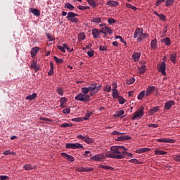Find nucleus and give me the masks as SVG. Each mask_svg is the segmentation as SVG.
Returning <instances> with one entry per match:
<instances>
[{
  "label": "nucleus",
  "instance_id": "obj_1",
  "mask_svg": "<svg viewBox=\"0 0 180 180\" xmlns=\"http://www.w3.org/2000/svg\"><path fill=\"white\" fill-rule=\"evenodd\" d=\"M127 151V148L124 146H112L110 153H106L107 158H114L115 160H122L124 158V153Z\"/></svg>",
  "mask_w": 180,
  "mask_h": 180
},
{
  "label": "nucleus",
  "instance_id": "obj_2",
  "mask_svg": "<svg viewBox=\"0 0 180 180\" xmlns=\"http://www.w3.org/2000/svg\"><path fill=\"white\" fill-rule=\"evenodd\" d=\"M101 88H102V85L98 86V84L93 83L92 84H90L87 89H89V92H90V96H95L99 91H101Z\"/></svg>",
  "mask_w": 180,
  "mask_h": 180
},
{
  "label": "nucleus",
  "instance_id": "obj_3",
  "mask_svg": "<svg viewBox=\"0 0 180 180\" xmlns=\"http://www.w3.org/2000/svg\"><path fill=\"white\" fill-rule=\"evenodd\" d=\"M75 99L79 102H89V101H91V96L89 95H85L82 93H79L75 97Z\"/></svg>",
  "mask_w": 180,
  "mask_h": 180
},
{
  "label": "nucleus",
  "instance_id": "obj_4",
  "mask_svg": "<svg viewBox=\"0 0 180 180\" xmlns=\"http://www.w3.org/2000/svg\"><path fill=\"white\" fill-rule=\"evenodd\" d=\"M144 116V107L141 106L137 111L134 113V116L132 117V120H136L137 118L141 119Z\"/></svg>",
  "mask_w": 180,
  "mask_h": 180
},
{
  "label": "nucleus",
  "instance_id": "obj_5",
  "mask_svg": "<svg viewBox=\"0 0 180 180\" xmlns=\"http://www.w3.org/2000/svg\"><path fill=\"white\" fill-rule=\"evenodd\" d=\"M65 148L70 150H77V148H84V146L82 144L76 143H66Z\"/></svg>",
  "mask_w": 180,
  "mask_h": 180
},
{
  "label": "nucleus",
  "instance_id": "obj_6",
  "mask_svg": "<svg viewBox=\"0 0 180 180\" xmlns=\"http://www.w3.org/2000/svg\"><path fill=\"white\" fill-rule=\"evenodd\" d=\"M105 158H108L106 157V154L103 153L100 155H96L91 158V161H102V160H105Z\"/></svg>",
  "mask_w": 180,
  "mask_h": 180
},
{
  "label": "nucleus",
  "instance_id": "obj_7",
  "mask_svg": "<svg viewBox=\"0 0 180 180\" xmlns=\"http://www.w3.org/2000/svg\"><path fill=\"white\" fill-rule=\"evenodd\" d=\"M165 67H166V63L165 62H162L161 65H160L159 67H158V70L159 72H161L164 77L167 75V72H165Z\"/></svg>",
  "mask_w": 180,
  "mask_h": 180
},
{
  "label": "nucleus",
  "instance_id": "obj_8",
  "mask_svg": "<svg viewBox=\"0 0 180 180\" xmlns=\"http://www.w3.org/2000/svg\"><path fill=\"white\" fill-rule=\"evenodd\" d=\"M61 155L62 157H63V158H65V160H67V161H69V162H74V161L75 160V158H74V156H71V155H68L65 153H62Z\"/></svg>",
  "mask_w": 180,
  "mask_h": 180
},
{
  "label": "nucleus",
  "instance_id": "obj_9",
  "mask_svg": "<svg viewBox=\"0 0 180 180\" xmlns=\"http://www.w3.org/2000/svg\"><path fill=\"white\" fill-rule=\"evenodd\" d=\"M156 141H158V143H169L170 144L175 143L174 139H167V138L159 139H157Z\"/></svg>",
  "mask_w": 180,
  "mask_h": 180
},
{
  "label": "nucleus",
  "instance_id": "obj_10",
  "mask_svg": "<svg viewBox=\"0 0 180 180\" xmlns=\"http://www.w3.org/2000/svg\"><path fill=\"white\" fill-rule=\"evenodd\" d=\"M76 171H77V172H91V171H94V168L90 167H77L76 169Z\"/></svg>",
  "mask_w": 180,
  "mask_h": 180
},
{
  "label": "nucleus",
  "instance_id": "obj_11",
  "mask_svg": "<svg viewBox=\"0 0 180 180\" xmlns=\"http://www.w3.org/2000/svg\"><path fill=\"white\" fill-rule=\"evenodd\" d=\"M143 30L140 27L136 28L134 34V39H139V37L141 36V34L143 33Z\"/></svg>",
  "mask_w": 180,
  "mask_h": 180
},
{
  "label": "nucleus",
  "instance_id": "obj_12",
  "mask_svg": "<svg viewBox=\"0 0 180 180\" xmlns=\"http://www.w3.org/2000/svg\"><path fill=\"white\" fill-rule=\"evenodd\" d=\"M155 90V86H150L146 89V91L145 92L146 96H150L153 92Z\"/></svg>",
  "mask_w": 180,
  "mask_h": 180
},
{
  "label": "nucleus",
  "instance_id": "obj_13",
  "mask_svg": "<svg viewBox=\"0 0 180 180\" xmlns=\"http://www.w3.org/2000/svg\"><path fill=\"white\" fill-rule=\"evenodd\" d=\"M126 140H131V137L129 135H124V136H118L116 139V141H124Z\"/></svg>",
  "mask_w": 180,
  "mask_h": 180
},
{
  "label": "nucleus",
  "instance_id": "obj_14",
  "mask_svg": "<svg viewBox=\"0 0 180 180\" xmlns=\"http://www.w3.org/2000/svg\"><path fill=\"white\" fill-rule=\"evenodd\" d=\"M175 105V101H168L165 104V109L167 110H169L172 106Z\"/></svg>",
  "mask_w": 180,
  "mask_h": 180
},
{
  "label": "nucleus",
  "instance_id": "obj_15",
  "mask_svg": "<svg viewBox=\"0 0 180 180\" xmlns=\"http://www.w3.org/2000/svg\"><path fill=\"white\" fill-rule=\"evenodd\" d=\"M91 33L94 39H98L101 36V32L98 29H93Z\"/></svg>",
  "mask_w": 180,
  "mask_h": 180
},
{
  "label": "nucleus",
  "instance_id": "obj_16",
  "mask_svg": "<svg viewBox=\"0 0 180 180\" xmlns=\"http://www.w3.org/2000/svg\"><path fill=\"white\" fill-rule=\"evenodd\" d=\"M39 50H40V49H39V47L36 46V47H33L31 50V57L32 58H34V57H36V54H37V53H39Z\"/></svg>",
  "mask_w": 180,
  "mask_h": 180
},
{
  "label": "nucleus",
  "instance_id": "obj_17",
  "mask_svg": "<svg viewBox=\"0 0 180 180\" xmlns=\"http://www.w3.org/2000/svg\"><path fill=\"white\" fill-rule=\"evenodd\" d=\"M150 148H141L136 150V153L137 154H143V153H147L148 151H150Z\"/></svg>",
  "mask_w": 180,
  "mask_h": 180
},
{
  "label": "nucleus",
  "instance_id": "obj_18",
  "mask_svg": "<svg viewBox=\"0 0 180 180\" xmlns=\"http://www.w3.org/2000/svg\"><path fill=\"white\" fill-rule=\"evenodd\" d=\"M148 37V34L147 33H141L140 37L137 38V41L140 42V41H143V40L147 39Z\"/></svg>",
  "mask_w": 180,
  "mask_h": 180
},
{
  "label": "nucleus",
  "instance_id": "obj_19",
  "mask_svg": "<svg viewBox=\"0 0 180 180\" xmlns=\"http://www.w3.org/2000/svg\"><path fill=\"white\" fill-rule=\"evenodd\" d=\"M89 5L91 6L92 8H96L98 6V1L96 0H86Z\"/></svg>",
  "mask_w": 180,
  "mask_h": 180
},
{
  "label": "nucleus",
  "instance_id": "obj_20",
  "mask_svg": "<svg viewBox=\"0 0 180 180\" xmlns=\"http://www.w3.org/2000/svg\"><path fill=\"white\" fill-rule=\"evenodd\" d=\"M75 16H78V14H76L74 12H69L68 13L66 19H68V20H71V19H72V18H75Z\"/></svg>",
  "mask_w": 180,
  "mask_h": 180
},
{
  "label": "nucleus",
  "instance_id": "obj_21",
  "mask_svg": "<svg viewBox=\"0 0 180 180\" xmlns=\"http://www.w3.org/2000/svg\"><path fill=\"white\" fill-rule=\"evenodd\" d=\"M30 13H33L34 16H40V11H39L37 8H31Z\"/></svg>",
  "mask_w": 180,
  "mask_h": 180
},
{
  "label": "nucleus",
  "instance_id": "obj_22",
  "mask_svg": "<svg viewBox=\"0 0 180 180\" xmlns=\"http://www.w3.org/2000/svg\"><path fill=\"white\" fill-rule=\"evenodd\" d=\"M140 56H141V53H137V52L134 53V54L132 55L134 61H136V62L139 61V60H140Z\"/></svg>",
  "mask_w": 180,
  "mask_h": 180
},
{
  "label": "nucleus",
  "instance_id": "obj_23",
  "mask_svg": "<svg viewBox=\"0 0 180 180\" xmlns=\"http://www.w3.org/2000/svg\"><path fill=\"white\" fill-rule=\"evenodd\" d=\"M31 68H33L36 72L39 71V67H37V62L33 60L31 63Z\"/></svg>",
  "mask_w": 180,
  "mask_h": 180
},
{
  "label": "nucleus",
  "instance_id": "obj_24",
  "mask_svg": "<svg viewBox=\"0 0 180 180\" xmlns=\"http://www.w3.org/2000/svg\"><path fill=\"white\" fill-rule=\"evenodd\" d=\"M105 5H108V6H117V5H119V2L116 1H108Z\"/></svg>",
  "mask_w": 180,
  "mask_h": 180
},
{
  "label": "nucleus",
  "instance_id": "obj_25",
  "mask_svg": "<svg viewBox=\"0 0 180 180\" xmlns=\"http://www.w3.org/2000/svg\"><path fill=\"white\" fill-rule=\"evenodd\" d=\"M176 53H172L169 55L170 60L172 61V63H173V64H175V63H176Z\"/></svg>",
  "mask_w": 180,
  "mask_h": 180
},
{
  "label": "nucleus",
  "instance_id": "obj_26",
  "mask_svg": "<svg viewBox=\"0 0 180 180\" xmlns=\"http://www.w3.org/2000/svg\"><path fill=\"white\" fill-rule=\"evenodd\" d=\"M23 168L25 171H30V169H34V168H36V166H32V165L27 164L24 165Z\"/></svg>",
  "mask_w": 180,
  "mask_h": 180
},
{
  "label": "nucleus",
  "instance_id": "obj_27",
  "mask_svg": "<svg viewBox=\"0 0 180 180\" xmlns=\"http://www.w3.org/2000/svg\"><path fill=\"white\" fill-rule=\"evenodd\" d=\"M37 97V93H34V94L27 96L25 98V99H27L28 101H33L34 99H36Z\"/></svg>",
  "mask_w": 180,
  "mask_h": 180
},
{
  "label": "nucleus",
  "instance_id": "obj_28",
  "mask_svg": "<svg viewBox=\"0 0 180 180\" xmlns=\"http://www.w3.org/2000/svg\"><path fill=\"white\" fill-rule=\"evenodd\" d=\"M158 110H160V107L155 106L149 110V115H154V113H157Z\"/></svg>",
  "mask_w": 180,
  "mask_h": 180
},
{
  "label": "nucleus",
  "instance_id": "obj_29",
  "mask_svg": "<svg viewBox=\"0 0 180 180\" xmlns=\"http://www.w3.org/2000/svg\"><path fill=\"white\" fill-rule=\"evenodd\" d=\"M87 144H92L94 143V139L90 138L88 136H85L84 141Z\"/></svg>",
  "mask_w": 180,
  "mask_h": 180
},
{
  "label": "nucleus",
  "instance_id": "obj_30",
  "mask_svg": "<svg viewBox=\"0 0 180 180\" xmlns=\"http://www.w3.org/2000/svg\"><path fill=\"white\" fill-rule=\"evenodd\" d=\"M162 43H165V46H171V39L168 37L162 39Z\"/></svg>",
  "mask_w": 180,
  "mask_h": 180
},
{
  "label": "nucleus",
  "instance_id": "obj_31",
  "mask_svg": "<svg viewBox=\"0 0 180 180\" xmlns=\"http://www.w3.org/2000/svg\"><path fill=\"white\" fill-rule=\"evenodd\" d=\"M93 112H89L87 111L84 115V117H83V120H89V117H91V116H92Z\"/></svg>",
  "mask_w": 180,
  "mask_h": 180
},
{
  "label": "nucleus",
  "instance_id": "obj_32",
  "mask_svg": "<svg viewBox=\"0 0 180 180\" xmlns=\"http://www.w3.org/2000/svg\"><path fill=\"white\" fill-rule=\"evenodd\" d=\"M139 74H144L147 71V68L146 65H142L141 67L139 68Z\"/></svg>",
  "mask_w": 180,
  "mask_h": 180
},
{
  "label": "nucleus",
  "instance_id": "obj_33",
  "mask_svg": "<svg viewBox=\"0 0 180 180\" xmlns=\"http://www.w3.org/2000/svg\"><path fill=\"white\" fill-rule=\"evenodd\" d=\"M154 153L155 154V155H165V154H167V152L164 151V150H154Z\"/></svg>",
  "mask_w": 180,
  "mask_h": 180
},
{
  "label": "nucleus",
  "instance_id": "obj_34",
  "mask_svg": "<svg viewBox=\"0 0 180 180\" xmlns=\"http://www.w3.org/2000/svg\"><path fill=\"white\" fill-rule=\"evenodd\" d=\"M119 91H117V89H112V97L114 98H117V97H119Z\"/></svg>",
  "mask_w": 180,
  "mask_h": 180
},
{
  "label": "nucleus",
  "instance_id": "obj_35",
  "mask_svg": "<svg viewBox=\"0 0 180 180\" xmlns=\"http://www.w3.org/2000/svg\"><path fill=\"white\" fill-rule=\"evenodd\" d=\"M150 47L155 49L157 47V39H154L150 42Z\"/></svg>",
  "mask_w": 180,
  "mask_h": 180
},
{
  "label": "nucleus",
  "instance_id": "obj_36",
  "mask_svg": "<svg viewBox=\"0 0 180 180\" xmlns=\"http://www.w3.org/2000/svg\"><path fill=\"white\" fill-rule=\"evenodd\" d=\"M65 8H66L67 9H69L70 11H74V6H72V4H70V3H66L65 4Z\"/></svg>",
  "mask_w": 180,
  "mask_h": 180
},
{
  "label": "nucleus",
  "instance_id": "obj_37",
  "mask_svg": "<svg viewBox=\"0 0 180 180\" xmlns=\"http://www.w3.org/2000/svg\"><path fill=\"white\" fill-rule=\"evenodd\" d=\"M81 92L84 95H88L87 94H89V90L88 89V87H82L81 89Z\"/></svg>",
  "mask_w": 180,
  "mask_h": 180
},
{
  "label": "nucleus",
  "instance_id": "obj_38",
  "mask_svg": "<svg viewBox=\"0 0 180 180\" xmlns=\"http://www.w3.org/2000/svg\"><path fill=\"white\" fill-rule=\"evenodd\" d=\"M79 41H82V40H85V33L82 32L78 35Z\"/></svg>",
  "mask_w": 180,
  "mask_h": 180
},
{
  "label": "nucleus",
  "instance_id": "obj_39",
  "mask_svg": "<svg viewBox=\"0 0 180 180\" xmlns=\"http://www.w3.org/2000/svg\"><path fill=\"white\" fill-rule=\"evenodd\" d=\"M91 22H93L94 23H101V22H102V18H94L91 20Z\"/></svg>",
  "mask_w": 180,
  "mask_h": 180
},
{
  "label": "nucleus",
  "instance_id": "obj_40",
  "mask_svg": "<svg viewBox=\"0 0 180 180\" xmlns=\"http://www.w3.org/2000/svg\"><path fill=\"white\" fill-rule=\"evenodd\" d=\"M144 96H146V91H142L138 95V99L140 101V100L143 99V98H144Z\"/></svg>",
  "mask_w": 180,
  "mask_h": 180
},
{
  "label": "nucleus",
  "instance_id": "obj_41",
  "mask_svg": "<svg viewBox=\"0 0 180 180\" xmlns=\"http://www.w3.org/2000/svg\"><path fill=\"white\" fill-rule=\"evenodd\" d=\"M100 168H103V169H108L109 171H113V167L110 166H106V165H101Z\"/></svg>",
  "mask_w": 180,
  "mask_h": 180
},
{
  "label": "nucleus",
  "instance_id": "obj_42",
  "mask_svg": "<svg viewBox=\"0 0 180 180\" xmlns=\"http://www.w3.org/2000/svg\"><path fill=\"white\" fill-rule=\"evenodd\" d=\"M108 25H114V23H116V20H115V18H110L108 19Z\"/></svg>",
  "mask_w": 180,
  "mask_h": 180
},
{
  "label": "nucleus",
  "instance_id": "obj_43",
  "mask_svg": "<svg viewBox=\"0 0 180 180\" xmlns=\"http://www.w3.org/2000/svg\"><path fill=\"white\" fill-rule=\"evenodd\" d=\"M117 99H118L119 103H120V105H123L124 103V102H126V101L124 100L123 96H119L117 97Z\"/></svg>",
  "mask_w": 180,
  "mask_h": 180
},
{
  "label": "nucleus",
  "instance_id": "obj_44",
  "mask_svg": "<svg viewBox=\"0 0 180 180\" xmlns=\"http://www.w3.org/2000/svg\"><path fill=\"white\" fill-rule=\"evenodd\" d=\"M123 115H124V110H121L120 111H117L115 114V116L117 117H120V116H123Z\"/></svg>",
  "mask_w": 180,
  "mask_h": 180
},
{
  "label": "nucleus",
  "instance_id": "obj_45",
  "mask_svg": "<svg viewBox=\"0 0 180 180\" xmlns=\"http://www.w3.org/2000/svg\"><path fill=\"white\" fill-rule=\"evenodd\" d=\"M4 155H15V153H12L11 152V150H5L4 153H3Z\"/></svg>",
  "mask_w": 180,
  "mask_h": 180
},
{
  "label": "nucleus",
  "instance_id": "obj_46",
  "mask_svg": "<svg viewBox=\"0 0 180 180\" xmlns=\"http://www.w3.org/2000/svg\"><path fill=\"white\" fill-rule=\"evenodd\" d=\"M53 60H55L56 63H57L58 64L63 63V59H60L57 56H53Z\"/></svg>",
  "mask_w": 180,
  "mask_h": 180
},
{
  "label": "nucleus",
  "instance_id": "obj_47",
  "mask_svg": "<svg viewBox=\"0 0 180 180\" xmlns=\"http://www.w3.org/2000/svg\"><path fill=\"white\" fill-rule=\"evenodd\" d=\"M111 134H112V136H120V135L124 134V132L121 133V132H119V131H113L111 133Z\"/></svg>",
  "mask_w": 180,
  "mask_h": 180
},
{
  "label": "nucleus",
  "instance_id": "obj_48",
  "mask_svg": "<svg viewBox=\"0 0 180 180\" xmlns=\"http://www.w3.org/2000/svg\"><path fill=\"white\" fill-rule=\"evenodd\" d=\"M63 46L65 49L68 50V51H69L70 53L74 51V49H70V47H68V45L67 44H63Z\"/></svg>",
  "mask_w": 180,
  "mask_h": 180
},
{
  "label": "nucleus",
  "instance_id": "obj_49",
  "mask_svg": "<svg viewBox=\"0 0 180 180\" xmlns=\"http://www.w3.org/2000/svg\"><path fill=\"white\" fill-rule=\"evenodd\" d=\"M72 122H82L84 120V118L82 117H77V118H73L71 120Z\"/></svg>",
  "mask_w": 180,
  "mask_h": 180
},
{
  "label": "nucleus",
  "instance_id": "obj_50",
  "mask_svg": "<svg viewBox=\"0 0 180 180\" xmlns=\"http://www.w3.org/2000/svg\"><path fill=\"white\" fill-rule=\"evenodd\" d=\"M67 102H68V98H65V97H62L60 99V103H67Z\"/></svg>",
  "mask_w": 180,
  "mask_h": 180
},
{
  "label": "nucleus",
  "instance_id": "obj_51",
  "mask_svg": "<svg viewBox=\"0 0 180 180\" xmlns=\"http://www.w3.org/2000/svg\"><path fill=\"white\" fill-rule=\"evenodd\" d=\"M126 6H127V8H129V9H132V11H136V10L137 9L136 8V6H133L131 4H126Z\"/></svg>",
  "mask_w": 180,
  "mask_h": 180
},
{
  "label": "nucleus",
  "instance_id": "obj_52",
  "mask_svg": "<svg viewBox=\"0 0 180 180\" xmlns=\"http://www.w3.org/2000/svg\"><path fill=\"white\" fill-rule=\"evenodd\" d=\"M71 112V109L70 108H65L63 110V113H64V115H68Z\"/></svg>",
  "mask_w": 180,
  "mask_h": 180
},
{
  "label": "nucleus",
  "instance_id": "obj_53",
  "mask_svg": "<svg viewBox=\"0 0 180 180\" xmlns=\"http://www.w3.org/2000/svg\"><path fill=\"white\" fill-rule=\"evenodd\" d=\"M94 54H95V51L91 50L87 51V56L89 57H94Z\"/></svg>",
  "mask_w": 180,
  "mask_h": 180
},
{
  "label": "nucleus",
  "instance_id": "obj_54",
  "mask_svg": "<svg viewBox=\"0 0 180 180\" xmlns=\"http://www.w3.org/2000/svg\"><path fill=\"white\" fill-rule=\"evenodd\" d=\"M174 4V0H167L165 6H171Z\"/></svg>",
  "mask_w": 180,
  "mask_h": 180
},
{
  "label": "nucleus",
  "instance_id": "obj_55",
  "mask_svg": "<svg viewBox=\"0 0 180 180\" xmlns=\"http://www.w3.org/2000/svg\"><path fill=\"white\" fill-rule=\"evenodd\" d=\"M57 92H58V95H60V96H63V95H64V90H63V89H61V88H58L57 89Z\"/></svg>",
  "mask_w": 180,
  "mask_h": 180
},
{
  "label": "nucleus",
  "instance_id": "obj_56",
  "mask_svg": "<svg viewBox=\"0 0 180 180\" xmlns=\"http://www.w3.org/2000/svg\"><path fill=\"white\" fill-rule=\"evenodd\" d=\"M71 126H72V124L70 123H63L60 124V127H71Z\"/></svg>",
  "mask_w": 180,
  "mask_h": 180
},
{
  "label": "nucleus",
  "instance_id": "obj_57",
  "mask_svg": "<svg viewBox=\"0 0 180 180\" xmlns=\"http://www.w3.org/2000/svg\"><path fill=\"white\" fill-rule=\"evenodd\" d=\"M104 91H105V92H110L112 91V86L107 85L105 87Z\"/></svg>",
  "mask_w": 180,
  "mask_h": 180
},
{
  "label": "nucleus",
  "instance_id": "obj_58",
  "mask_svg": "<svg viewBox=\"0 0 180 180\" xmlns=\"http://www.w3.org/2000/svg\"><path fill=\"white\" fill-rule=\"evenodd\" d=\"M136 81V79H134V77L130 78L128 81H127V84L128 85H131V84H134V82Z\"/></svg>",
  "mask_w": 180,
  "mask_h": 180
},
{
  "label": "nucleus",
  "instance_id": "obj_59",
  "mask_svg": "<svg viewBox=\"0 0 180 180\" xmlns=\"http://www.w3.org/2000/svg\"><path fill=\"white\" fill-rule=\"evenodd\" d=\"M133 157V155L130 153H128L127 150H126L124 153V157Z\"/></svg>",
  "mask_w": 180,
  "mask_h": 180
},
{
  "label": "nucleus",
  "instance_id": "obj_60",
  "mask_svg": "<svg viewBox=\"0 0 180 180\" xmlns=\"http://www.w3.org/2000/svg\"><path fill=\"white\" fill-rule=\"evenodd\" d=\"M129 162L131 164H139V160L137 159H131Z\"/></svg>",
  "mask_w": 180,
  "mask_h": 180
},
{
  "label": "nucleus",
  "instance_id": "obj_61",
  "mask_svg": "<svg viewBox=\"0 0 180 180\" xmlns=\"http://www.w3.org/2000/svg\"><path fill=\"white\" fill-rule=\"evenodd\" d=\"M58 50H60V51H62V53H65V49L64 48V46H58Z\"/></svg>",
  "mask_w": 180,
  "mask_h": 180
},
{
  "label": "nucleus",
  "instance_id": "obj_62",
  "mask_svg": "<svg viewBox=\"0 0 180 180\" xmlns=\"http://www.w3.org/2000/svg\"><path fill=\"white\" fill-rule=\"evenodd\" d=\"M165 0H157L155 6H160L162 2H165Z\"/></svg>",
  "mask_w": 180,
  "mask_h": 180
},
{
  "label": "nucleus",
  "instance_id": "obj_63",
  "mask_svg": "<svg viewBox=\"0 0 180 180\" xmlns=\"http://www.w3.org/2000/svg\"><path fill=\"white\" fill-rule=\"evenodd\" d=\"M99 50H100V51H106V50H108V49L106 48V46H100Z\"/></svg>",
  "mask_w": 180,
  "mask_h": 180
},
{
  "label": "nucleus",
  "instance_id": "obj_64",
  "mask_svg": "<svg viewBox=\"0 0 180 180\" xmlns=\"http://www.w3.org/2000/svg\"><path fill=\"white\" fill-rule=\"evenodd\" d=\"M8 179H9V176H4V175L0 176V180H8Z\"/></svg>",
  "mask_w": 180,
  "mask_h": 180
}]
</instances>
